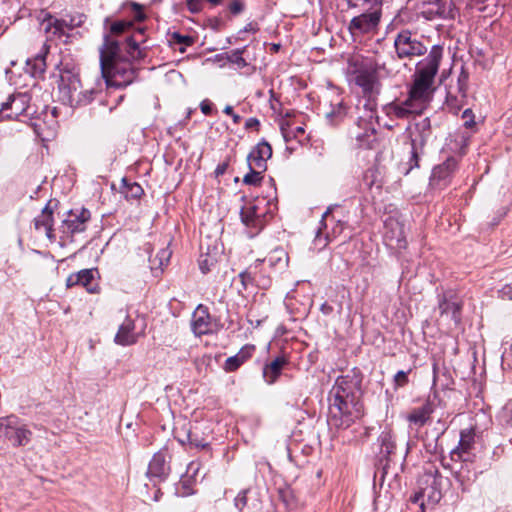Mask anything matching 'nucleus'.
I'll return each mask as SVG.
<instances>
[{"label":"nucleus","mask_w":512,"mask_h":512,"mask_svg":"<svg viewBox=\"0 0 512 512\" xmlns=\"http://www.w3.org/2000/svg\"><path fill=\"white\" fill-rule=\"evenodd\" d=\"M432 5L435 7V14L440 18H454L455 12L452 3H445L443 0H435Z\"/></svg>","instance_id":"obj_29"},{"label":"nucleus","mask_w":512,"mask_h":512,"mask_svg":"<svg viewBox=\"0 0 512 512\" xmlns=\"http://www.w3.org/2000/svg\"><path fill=\"white\" fill-rule=\"evenodd\" d=\"M186 5L191 13L196 14L202 10L203 0H187Z\"/></svg>","instance_id":"obj_42"},{"label":"nucleus","mask_w":512,"mask_h":512,"mask_svg":"<svg viewBox=\"0 0 512 512\" xmlns=\"http://www.w3.org/2000/svg\"><path fill=\"white\" fill-rule=\"evenodd\" d=\"M362 415L363 405L356 395L355 385L347 377H338L330 392L329 424L347 429Z\"/></svg>","instance_id":"obj_2"},{"label":"nucleus","mask_w":512,"mask_h":512,"mask_svg":"<svg viewBox=\"0 0 512 512\" xmlns=\"http://www.w3.org/2000/svg\"><path fill=\"white\" fill-rule=\"evenodd\" d=\"M350 133L359 148L371 149L377 141L376 130L369 120L360 119L357 126Z\"/></svg>","instance_id":"obj_12"},{"label":"nucleus","mask_w":512,"mask_h":512,"mask_svg":"<svg viewBox=\"0 0 512 512\" xmlns=\"http://www.w3.org/2000/svg\"><path fill=\"white\" fill-rule=\"evenodd\" d=\"M411 372V369H409L408 371H398L395 376H394V386L396 388H399V387H404L405 385L408 384L409 382V379H408V374Z\"/></svg>","instance_id":"obj_39"},{"label":"nucleus","mask_w":512,"mask_h":512,"mask_svg":"<svg viewBox=\"0 0 512 512\" xmlns=\"http://www.w3.org/2000/svg\"><path fill=\"white\" fill-rule=\"evenodd\" d=\"M254 351H255V346L252 344H247L239 350V352L237 353V356L240 358V361L246 362L249 358L252 357Z\"/></svg>","instance_id":"obj_40"},{"label":"nucleus","mask_w":512,"mask_h":512,"mask_svg":"<svg viewBox=\"0 0 512 512\" xmlns=\"http://www.w3.org/2000/svg\"><path fill=\"white\" fill-rule=\"evenodd\" d=\"M143 41V31L137 30L124 42L111 37H105L100 50L102 76L107 86L116 88L126 87L136 78V70L132 62L145 57V52L139 47Z\"/></svg>","instance_id":"obj_1"},{"label":"nucleus","mask_w":512,"mask_h":512,"mask_svg":"<svg viewBox=\"0 0 512 512\" xmlns=\"http://www.w3.org/2000/svg\"><path fill=\"white\" fill-rule=\"evenodd\" d=\"M422 14L427 20H432L435 17H438V15L435 14V7L432 4L426 10H423Z\"/></svg>","instance_id":"obj_49"},{"label":"nucleus","mask_w":512,"mask_h":512,"mask_svg":"<svg viewBox=\"0 0 512 512\" xmlns=\"http://www.w3.org/2000/svg\"><path fill=\"white\" fill-rule=\"evenodd\" d=\"M191 327L193 333L197 336L213 332L214 324L207 307L202 304L197 306L192 315Z\"/></svg>","instance_id":"obj_15"},{"label":"nucleus","mask_w":512,"mask_h":512,"mask_svg":"<svg viewBox=\"0 0 512 512\" xmlns=\"http://www.w3.org/2000/svg\"><path fill=\"white\" fill-rule=\"evenodd\" d=\"M79 285L86 288L87 291L93 292L92 282L94 280L93 271L90 269H84L77 273Z\"/></svg>","instance_id":"obj_33"},{"label":"nucleus","mask_w":512,"mask_h":512,"mask_svg":"<svg viewBox=\"0 0 512 512\" xmlns=\"http://www.w3.org/2000/svg\"><path fill=\"white\" fill-rule=\"evenodd\" d=\"M328 215H329V210H328L327 212H325V213H324L323 218H324V219H327Z\"/></svg>","instance_id":"obj_56"},{"label":"nucleus","mask_w":512,"mask_h":512,"mask_svg":"<svg viewBox=\"0 0 512 512\" xmlns=\"http://www.w3.org/2000/svg\"><path fill=\"white\" fill-rule=\"evenodd\" d=\"M83 16L78 19L72 17L70 22L64 19H58L49 12L42 11L38 17L41 29L47 35V40L61 38L67 34V31L80 26L83 23Z\"/></svg>","instance_id":"obj_7"},{"label":"nucleus","mask_w":512,"mask_h":512,"mask_svg":"<svg viewBox=\"0 0 512 512\" xmlns=\"http://www.w3.org/2000/svg\"><path fill=\"white\" fill-rule=\"evenodd\" d=\"M228 60L239 67H245L247 65L245 59L242 57V50H234L228 56Z\"/></svg>","instance_id":"obj_41"},{"label":"nucleus","mask_w":512,"mask_h":512,"mask_svg":"<svg viewBox=\"0 0 512 512\" xmlns=\"http://www.w3.org/2000/svg\"><path fill=\"white\" fill-rule=\"evenodd\" d=\"M90 217L91 214L88 209L71 210L62 223V232L67 235L83 232Z\"/></svg>","instance_id":"obj_13"},{"label":"nucleus","mask_w":512,"mask_h":512,"mask_svg":"<svg viewBox=\"0 0 512 512\" xmlns=\"http://www.w3.org/2000/svg\"><path fill=\"white\" fill-rule=\"evenodd\" d=\"M254 155L259 156L260 158H264L266 160L270 159L272 156V147L268 142H260L258 143L252 150Z\"/></svg>","instance_id":"obj_35"},{"label":"nucleus","mask_w":512,"mask_h":512,"mask_svg":"<svg viewBox=\"0 0 512 512\" xmlns=\"http://www.w3.org/2000/svg\"><path fill=\"white\" fill-rule=\"evenodd\" d=\"M243 7H244V5L241 1L234 0L233 2L230 3L229 10L233 14H238L243 10Z\"/></svg>","instance_id":"obj_46"},{"label":"nucleus","mask_w":512,"mask_h":512,"mask_svg":"<svg viewBox=\"0 0 512 512\" xmlns=\"http://www.w3.org/2000/svg\"><path fill=\"white\" fill-rule=\"evenodd\" d=\"M264 204V198H257L246 202L241 209L240 215L242 223L251 230L250 233L252 236L258 234L265 226L267 211Z\"/></svg>","instance_id":"obj_8"},{"label":"nucleus","mask_w":512,"mask_h":512,"mask_svg":"<svg viewBox=\"0 0 512 512\" xmlns=\"http://www.w3.org/2000/svg\"><path fill=\"white\" fill-rule=\"evenodd\" d=\"M280 130L286 142L291 141L292 139H298L301 141L305 134V129L303 126L292 127V124L289 120L281 121Z\"/></svg>","instance_id":"obj_25"},{"label":"nucleus","mask_w":512,"mask_h":512,"mask_svg":"<svg viewBox=\"0 0 512 512\" xmlns=\"http://www.w3.org/2000/svg\"><path fill=\"white\" fill-rule=\"evenodd\" d=\"M239 276H240L241 281H242V284H243L244 286H246V285H247V283H248V282H250V281L252 280L250 273H249V272H247V271L240 273V275H239Z\"/></svg>","instance_id":"obj_53"},{"label":"nucleus","mask_w":512,"mask_h":512,"mask_svg":"<svg viewBox=\"0 0 512 512\" xmlns=\"http://www.w3.org/2000/svg\"><path fill=\"white\" fill-rule=\"evenodd\" d=\"M394 48L399 59H412L426 53L427 47L410 30L400 31L394 39Z\"/></svg>","instance_id":"obj_9"},{"label":"nucleus","mask_w":512,"mask_h":512,"mask_svg":"<svg viewBox=\"0 0 512 512\" xmlns=\"http://www.w3.org/2000/svg\"><path fill=\"white\" fill-rule=\"evenodd\" d=\"M467 79H468V75L463 72V73H461V75L459 77V83H461L462 81L465 82Z\"/></svg>","instance_id":"obj_55"},{"label":"nucleus","mask_w":512,"mask_h":512,"mask_svg":"<svg viewBox=\"0 0 512 512\" xmlns=\"http://www.w3.org/2000/svg\"><path fill=\"white\" fill-rule=\"evenodd\" d=\"M345 228V223L342 221H337L336 225L332 228L331 234L328 233L326 235V239L330 240L331 238H336L339 236Z\"/></svg>","instance_id":"obj_43"},{"label":"nucleus","mask_w":512,"mask_h":512,"mask_svg":"<svg viewBox=\"0 0 512 512\" xmlns=\"http://www.w3.org/2000/svg\"><path fill=\"white\" fill-rule=\"evenodd\" d=\"M200 109L203 114L210 115L212 111V104L208 100H203L200 103Z\"/></svg>","instance_id":"obj_50"},{"label":"nucleus","mask_w":512,"mask_h":512,"mask_svg":"<svg viewBox=\"0 0 512 512\" xmlns=\"http://www.w3.org/2000/svg\"><path fill=\"white\" fill-rule=\"evenodd\" d=\"M381 450L386 455H390L396 448L394 436L390 431H383L379 437Z\"/></svg>","instance_id":"obj_31"},{"label":"nucleus","mask_w":512,"mask_h":512,"mask_svg":"<svg viewBox=\"0 0 512 512\" xmlns=\"http://www.w3.org/2000/svg\"><path fill=\"white\" fill-rule=\"evenodd\" d=\"M500 296L502 299L512 300V285H505L500 291Z\"/></svg>","instance_id":"obj_47"},{"label":"nucleus","mask_w":512,"mask_h":512,"mask_svg":"<svg viewBox=\"0 0 512 512\" xmlns=\"http://www.w3.org/2000/svg\"><path fill=\"white\" fill-rule=\"evenodd\" d=\"M49 52V46L44 42L41 46V50L32 58L27 59V68L31 67L30 73L33 76L41 75L46 69L45 58Z\"/></svg>","instance_id":"obj_22"},{"label":"nucleus","mask_w":512,"mask_h":512,"mask_svg":"<svg viewBox=\"0 0 512 512\" xmlns=\"http://www.w3.org/2000/svg\"><path fill=\"white\" fill-rule=\"evenodd\" d=\"M434 407L430 401H426L421 407L414 408L406 417L407 421L416 426H423L429 420Z\"/></svg>","instance_id":"obj_21"},{"label":"nucleus","mask_w":512,"mask_h":512,"mask_svg":"<svg viewBox=\"0 0 512 512\" xmlns=\"http://www.w3.org/2000/svg\"><path fill=\"white\" fill-rule=\"evenodd\" d=\"M288 364V359L285 356L276 357L271 363L263 368V377L268 384H273L281 375L283 368Z\"/></svg>","instance_id":"obj_20"},{"label":"nucleus","mask_w":512,"mask_h":512,"mask_svg":"<svg viewBox=\"0 0 512 512\" xmlns=\"http://www.w3.org/2000/svg\"><path fill=\"white\" fill-rule=\"evenodd\" d=\"M66 285L67 287H72V286H75V285H79V280H78V276H77V273L75 274H71L67 280H66Z\"/></svg>","instance_id":"obj_51"},{"label":"nucleus","mask_w":512,"mask_h":512,"mask_svg":"<svg viewBox=\"0 0 512 512\" xmlns=\"http://www.w3.org/2000/svg\"><path fill=\"white\" fill-rule=\"evenodd\" d=\"M134 330V321L131 318L126 317L123 323L120 325L115 335L114 341L118 345L122 346H129L135 344L137 342V335L135 334Z\"/></svg>","instance_id":"obj_19"},{"label":"nucleus","mask_w":512,"mask_h":512,"mask_svg":"<svg viewBox=\"0 0 512 512\" xmlns=\"http://www.w3.org/2000/svg\"><path fill=\"white\" fill-rule=\"evenodd\" d=\"M474 444V434L471 431H462L460 435V441L458 446L452 451V457L457 455L459 458L463 457V454L468 453Z\"/></svg>","instance_id":"obj_26"},{"label":"nucleus","mask_w":512,"mask_h":512,"mask_svg":"<svg viewBox=\"0 0 512 512\" xmlns=\"http://www.w3.org/2000/svg\"><path fill=\"white\" fill-rule=\"evenodd\" d=\"M39 136H42V138H46L47 136L42 135V133H39Z\"/></svg>","instance_id":"obj_59"},{"label":"nucleus","mask_w":512,"mask_h":512,"mask_svg":"<svg viewBox=\"0 0 512 512\" xmlns=\"http://www.w3.org/2000/svg\"><path fill=\"white\" fill-rule=\"evenodd\" d=\"M262 173V171L250 169V172L244 176L243 183L253 186L259 185L263 179Z\"/></svg>","instance_id":"obj_36"},{"label":"nucleus","mask_w":512,"mask_h":512,"mask_svg":"<svg viewBox=\"0 0 512 512\" xmlns=\"http://www.w3.org/2000/svg\"><path fill=\"white\" fill-rule=\"evenodd\" d=\"M363 2L370 5V9L353 17L348 24V30L354 37L375 33L382 18L383 0H363Z\"/></svg>","instance_id":"obj_5"},{"label":"nucleus","mask_w":512,"mask_h":512,"mask_svg":"<svg viewBox=\"0 0 512 512\" xmlns=\"http://www.w3.org/2000/svg\"><path fill=\"white\" fill-rule=\"evenodd\" d=\"M132 27V23L129 21H116L111 24L110 31L113 34L119 35L126 32Z\"/></svg>","instance_id":"obj_37"},{"label":"nucleus","mask_w":512,"mask_h":512,"mask_svg":"<svg viewBox=\"0 0 512 512\" xmlns=\"http://www.w3.org/2000/svg\"><path fill=\"white\" fill-rule=\"evenodd\" d=\"M0 435L11 442L14 447L27 445L32 438V431L14 416L0 418Z\"/></svg>","instance_id":"obj_6"},{"label":"nucleus","mask_w":512,"mask_h":512,"mask_svg":"<svg viewBox=\"0 0 512 512\" xmlns=\"http://www.w3.org/2000/svg\"><path fill=\"white\" fill-rule=\"evenodd\" d=\"M462 305L457 298L443 296L439 301V310L442 317L450 318L455 324L461 320Z\"/></svg>","instance_id":"obj_18"},{"label":"nucleus","mask_w":512,"mask_h":512,"mask_svg":"<svg viewBox=\"0 0 512 512\" xmlns=\"http://www.w3.org/2000/svg\"><path fill=\"white\" fill-rule=\"evenodd\" d=\"M424 107L423 103H419L417 99H412L409 94L408 98L399 103L391 106V113L399 119L408 118L413 114H419L422 112Z\"/></svg>","instance_id":"obj_17"},{"label":"nucleus","mask_w":512,"mask_h":512,"mask_svg":"<svg viewBox=\"0 0 512 512\" xmlns=\"http://www.w3.org/2000/svg\"><path fill=\"white\" fill-rule=\"evenodd\" d=\"M462 118L465 120L464 126L466 128H472L475 125L474 115L471 109H466L462 114Z\"/></svg>","instance_id":"obj_44"},{"label":"nucleus","mask_w":512,"mask_h":512,"mask_svg":"<svg viewBox=\"0 0 512 512\" xmlns=\"http://www.w3.org/2000/svg\"><path fill=\"white\" fill-rule=\"evenodd\" d=\"M39 136H42V138H46L47 136L42 135V133H39Z\"/></svg>","instance_id":"obj_58"},{"label":"nucleus","mask_w":512,"mask_h":512,"mask_svg":"<svg viewBox=\"0 0 512 512\" xmlns=\"http://www.w3.org/2000/svg\"><path fill=\"white\" fill-rule=\"evenodd\" d=\"M271 266L279 265L280 267H285L288 264V255L287 253L281 249H274L266 259Z\"/></svg>","instance_id":"obj_30"},{"label":"nucleus","mask_w":512,"mask_h":512,"mask_svg":"<svg viewBox=\"0 0 512 512\" xmlns=\"http://www.w3.org/2000/svg\"><path fill=\"white\" fill-rule=\"evenodd\" d=\"M100 83H83L79 73L73 69H61L59 80V95L64 104L71 107L89 104L100 91Z\"/></svg>","instance_id":"obj_4"},{"label":"nucleus","mask_w":512,"mask_h":512,"mask_svg":"<svg viewBox=\"0 0 512 512\" xmlns=\"http://www.w3.org/2000/svg\"><path fill=\"white\" fill-rule=\"evenodd\" d=\"M355 83L360 86L364 94H371L378 86L377 65L365 64L356 71Z\"/></svg>","instance_id":"obj_14"},{"label":"nucleus","mask_w":512,"mask_h":512,"mask_svg":"<svg viewBox=\"0 0 512 512\" xmlns=\"http://www.w3.org/2000/svg\"><path fill=\"white\" fill-rule=\"evenodd\" d=\"M458 166L457 160L453 157L448 158L442 164L434 167L430 178V185L433 188L443 189L447 187Z\"/></svg>","instance_id":"obj_10"},{"label":"nucleus","mask_w":512,"mask_h":512,"mask_svg":"<svg viewBox=\"0 0 512 512\" xmlns=\"http://www.w3.org/2000/svg\"><path fill=\"white\" fill-rule=\"evenodd\" d=\"M259 126V120L256 118H249L246 120L245 127L247 129Z\"/></svg>","instance_id":"obj_52"},{"label":"nucleus","mask_w":512,"mask_h":512,"mask_svg":"<svg viewBox=\"0 0 512 512\" xmlns=\"http://www.w3.org/2000/svg\"><path fill=\"white\" fill-rule=\"evenodd\" d=\"M247 504L246 491L240 492L235 498V505L242 510Z\"/></svg>","instance_id":"obj_45"},{"label":"nucleus","mask_w":512,"mask_h":512,"mask_svg":"<svg viewBox=\"0 0 512 512\" xmlns=\"http://www.w3.org/2000/svg\"><path fill=\"white\" fill-rule=\"evenodd\" d=\"M384 240L392 249L401 250L406 247L404 226L397 219L389 217L385 221Z\"/></svg>","instance_id":"obj_11"},{"label":"nucleus","mask_w":512,"mask_h":512,"mask_svg":"<svg viewBox=\"0 0 512 512\" xmlns=\"http://www.w3.org/2000/svg\"><path fill=\"white\" fill-rule=\"evenodd\" d=\"M223 112H224L225 114H227V115L231 116V117H232V119H233V122H234L235 124L240 123V121H241V117H240L238 114H235V113L233 112V108H232V106L227 105V106L224 108Z\"/></svg>","instance_id":"obj_48"},{"label":"nucleus","mask_w":512,"mask_h":512,"mask_svg":"<svg viewBox=\"0 0 512 512\" xmlns=\"http://www.w3.org/2000/svg\"><path fill=\"white\" fill-rule=\"evenodd\" d=\"M249 169H255L259 171H266L267 169V160L264 158H260L251 151L247 157Z\"/></svg>","instance_id":"obj_34"},{"label":"nucleus","mask_w":512,"mask_h":512,"mask_svg":"<svg viewBox=\"0 0 512 512\" xmlns=\"http://www.w3.org/2000/svg\"><path fill=\"white\" fill-rule=\"evenodd\" d=\"M122 187L121 193L125 196V198L129 199H137L140 198L143 194V188L136 182H128L126 178H122Z\"/></svg>","instance_id":"obj_27"},{"label":"nucleus","mask_w":512,"mask_h":512,"mask_svg":"<svg viewBox=\"0 0 512 512\" xmlns=\"http://www.w3.org/2000/svg\"><path fill=\"white\" fill-rule=\"evenodd\" d=\"M169 42L171 44L181 45V47H179V51L181 53H184L185 50H186V47L191 46V45L194 44V38L192 36H189V35H182V34H180L178 32H173L170 35Z\"/></svg>","instance_id":"obj_32"},{"label":"nucleus","mask_w":512,"mask_h":512,"mask_svg":"<svg viewBox=\"0 0 512 512\" xmlns=\"http://www.w3.org/2000/svg\"><path fill=\"white\" fill-rule=\"evenodd\" d=\"M169 472V466L163 453L154 454L148 466V475L151 477L162 478Z\"/></svg>","instance_id":"obj_24"},{"label":"nucleus","mask_w":512,"mask_h":512,"mask_svg":"<svg viewBox=\"0 0 512 512\" xmlns=\"http://www.w3.org/2000/svg\"><path fill=\"white\" fill-rule=\"evenodd\" d=\"M35 229L38 231H44L46 236L49 239L54 238L53 234V212L52 210L46 206L41 214L37 216L34 220Z\"/></svg>","instance_id":"obj_23"},{"label":"nucleus","mask_w":512,"mask_h":512,"mask_svg":"<svg viewBox=\"0 0 512 512\" xmlns=\"http://www.w3.org/2000/svg\"><path fill=\"white\" fill-rule=\"evenodd\" d=\"M223 171H224V169H223V168H220V169L218 168V169H217V172H218V173H223Z\"/></svg>","instance_id":"obj_57"},{"label":"nucleus","mask_w":512,"mask_h":512,"mask_svg":"<svg viewBox=\"0 0 512 512\" xmlns=\"http://www.w3.org/2000/svg\"><path fill=\"white\" fill-rule=\"evenodd\" d=\"M29 96L25 93L11 95L8 100L1 105V111L10 110L7 118L13 119L25 113L28 109Z\"/></svg>","instance_id":"obj_16"},{"label":"nucleus","mask_w":512,"mask_h":512,"mask_svg":"<svg viewBox=\"0 0 512 512\" xmlns=\"http://www.w3.org/2000/svg\"><path fill=\"white\" fill-rule=\"evenodd\" d=\"M244 362L240 361V358L236 355L228 357L224 364V369L227 372L237 370Z\"/></svg>","instance_id":"obj_38"},{"label":"nucleus","mask_w":512,"mask_h":512,"mask_svg":"<svg viewBox=\"0 0 512 512\" xmlns=\"http://www.w3.org/2000/svg\"><path fill=\"white\" fill-rule=\"evenodd\" d=\"M423 497L422 492H417L413 496H411L410 500L412 503L417 504L421 498Z\"/></svg>","instance_id":"obj_54"},{"label":"nucleus","mask_w":512,"mask_h":512,"mask_svg":"<svg viewBox=\"0 0 512 512\" xmlns=\"http://www.w3.org/2000/svg\"><path fill=\"white\" fill-rule=\"evenodd\" d=\"M171 255L172 252L168 247L160 249L154 257L150 258L151 268L162 270L168 265Z\"/></svg>","instance_id":"obj_28"},{"label":"nucleus","mask_w":512,"mask_h":512,"mask_svg":"<svg viewBox=\"0 0 512 512\" xmlns=\"http://www.w3.org/2000/svg\"><path fill=\"white\" fill-rule=\"evenodd\" d=\"M442 58L443 47L434 45L429 54L417 64L413 74V83L409 90L412 99H417L419 103L423 104L430 99Z\"/></svg>","instance_id":"obj_3"}]
</instances>
